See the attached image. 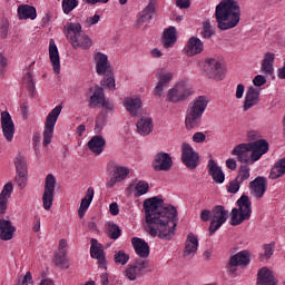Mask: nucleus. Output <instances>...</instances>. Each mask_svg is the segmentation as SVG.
Wrapping results in <instances>:
<instances>
[{"mask_svg":"<svg viewBox=\"0 0 285 285\" xmlns=\"http://www.w3.org/2000/svg\"><path fill=\"white\" fill-rule=\"evenodd\" d=\"M145 219L147 233L151 237H158L170 242L175 237L177 228V208L175 206L164 207V199L155 196L144 200Z\"/></svg>","mask_w":285,"mask_h":285,"instance_id":"obj_1","label":"nucleus"},{"mask_svg":"<svg viewBox=\"0 0 285 285\" xmlns=\"http://www.w3.org/2000/svg\"><path fill=\"white\" fill-rule=\"evenodd\" d=\"M215 17L219 30L237 28L239 19H242L239 3L235 0H222L216 6Z\"/></svg>","mask_w":285,"mask_h":285,"instance_id":"obj_2","label":"nucleus"},{"mask_svg":"<svg viewBox=\"0 0 285 285\" xmlns=\"http://www.w3.org/2000/svg\"><path fill=\"white\" fill-rule=\"evenodd\" d=\"M206 108H208V99L206 96H199L188 105L185 118L187 130H193L202 126V117H204Z\"/></svg>","mask_w":285,"mask_h":285,"instance_id":"obj_3","label":"nucleus"},{"mask_svg":"<svg viewBox=\"0 0 285 285\" xmlns=\"http://www.w3.org/2000/svg\"><path fill=\"white\" fill-rule=\"evenodd\" d=\"M96 61V72L104 79L100 81L102 88H108L109 90H115L117 85L115 83V71L110 62L108 61V56L106 53L97 52L95 55Z\"/></svg>","mask_w":285,"mask_h":285,"instance_id":"obj_4","label":"nucleus"},{"mask_svg":"<svg viewBox=\"0 0 285 285\" xmlns=\"http://www.w3.org/2000/svg\"><path fill=\"white\" fill-rule=\"evenodd\" d=\"M238 208H233L230 213V225L239 226L242 223L250 219L253 209L250 208L252 203L248 196L243 195L237 200Z\"/></svg>","mask_w":285,"mask_h":285,"instance_id":"obj_5","label":"nucleus"},{"mask_svg":"<svg viewBox=\"0 0 285 285\" xmlns=\"http://www.w3.org/2000/svg\"><path fill=\"white\" fill-rule=\"evenodd\" d=\"M63 107L58 105L55 107L47 116L45 122V130H43V141L42 145L49 146L52 142V135L55 132V126H57V119H59V115H61V110Z\"/></svg>","mask_w":285,"mask_h":285,"instance_id":"obj_6","label":"nucleus"},{"mask_svg":"<svg viewBox=\"0 0 285 285\" xmlns=\"http://www.w3.org/2000/svg\"><path fill=\"white\" fill-rule=\"evenodd\" d=\"M148 268H150V261L138 258L134 264L127 266L125 275L127 279L135 282L139 277H144L148 273Z\"/></svg>","mask_w":285,"mask_h":285,"instance_id":"obj_7","label":"nucleus"},{"mask_svg":"<svg viewBox=\"0 0 285 285\" xmlns=\"http://www.w3.org/2000/svg\"><path fill=\"white\" fill-rule=\"evenodd\" d=\"M228 222V209L222 205H216L212 209V220L209 224V235L213 236L224 223Z\"/></svg>","mask_w":285,"mask_h":285,"instance_id":"obj_8","label":"nucleus"},{"mask_svg":"<svg viewBox=\"0 0 285 285\" xmlns=\"http://www.w3.org/2000/svg\"><path fill=\"white\" fill-rule=\"evenodd\" d=\"M190 95H193V88L186 82H178L174 88L168 90L167 99L171 104H179V101H186Z\"/></svg>","mask_w":285,"mask_h":285,"instance_id":"obj_9","label":"nucleus"},{"mask_svg":"<svg viewBox=\"0 0 285 285\" xmlns=\"http://www.w3.org/2000/svg\"><path fill=\"white\" fill-rule=\"evenodd\" d=\"M57 186V178L55 175L49 174L45 180V191L42 194V206L45 210H50L52 208V203L55 202V188Z\"/></svg>","mask_w":285,"mask_h":285,"instance_id":"obj_10","label":"nucleus"},{"mask_svg":"<svg viewBox=\"0 0 285 285\" xmlns=\"http://www.w3.org/2000/svg\"><path fill=\"white\" fill-rule=\"evenodd\" d=\"M181 161L189 170H195L199 166V154L188 142L181 145Z\"/></svg>","mask_w":285,"mask_h":285,"instance_id":"obj_11","label":"nucleus"},{"mask_svg":"<svg viewBox=\"0 0 285 285\" xmlns=\"http://www.w3.org/2000/svg\"><path fill=\"white\" fill-rule=\"evenodd\" d=\"M204 70L208 79H216V81H222V79H224V68L222 67V62L215 58L205 60Z\"/></svg>","mask_w":285,"mask_h":285,"instance_id":"obj_12","label":"nucleus"},{"mask_svg":"<svg viewBox=\"0 0 285 285\" xmlns=\"http://www.w3.org/2000/svg\"><path fill=\"white\" fill-rule=\"evenodd\" d=\"M232 155L234 157H237V161H240V164H255L256 160H253V151L250 149V146L247 144H239L237 145L233 150Z\"/></svg>","mask_w":285,"mask_h":285,"instance_id":"obj_13","label":"nucleus"},{"mask_svg":"<svg viewBox=\"0 0 285 285\" xmlns=\"http://www.w3.org/2000/svg\"><path fill=\"white\" fill-rule=\"evenodd\" d=\"M153 168L157 173L165 171L168 173L173 168V157L168 153L160 151L156 154L153 161Z\"/></svg>","mask_w":285,"mask_h":285,"instance_id":"obj_14","label":"nucleus"},{"mask_svg":"<svg viewBox=\"0 0 285 285\" xmlns=\"http://www.w3.org/2000/svg\"><path fill=\"white\" fill-rule=\"evenodd\" d=\"M267 188L268 180L264 176H257L254 180L249 183L250 195L255 197V199H262Z\"/></svg>","mask_w":285,"mask_h":285,"instance_id":"obj_15","label":"nucleus"},{"mask_svg":"<svg viewBox=\"0 0 285 285\" xmlns=\"http://www.w3.org/2000/svg\"><path fill=\"white\" fill-rule=\"evenodd\" d=\"M250 264V254L248 250L238 252L236 255L232 256L228 263V273L234 275L237 273L236 266H248Z\"/></svg>","mask_w":285,"mask_h":285,"instance_id":"obj_16","label":"nucleus"},{"mask_svg":"<svg viewBox=\"0 0 285 285\" xmlns=\"http://www.w3.org/2000/svg\"><path fill=\"white\" fill-rule=\"evenodd\" d=\"M0 121L3 137L9 142L12 141L14 139V121L12 120V116H10V112L2 111Z\"/></svg>","mask_w":285,"mask_h":285,"instance_id":"obj_17","label":"nucleus"},{"mask_svg":"<svg viewBox=\"0 0 285 285\" xmlns=\"http://www.w3.org/2000/svg\"><path fill=\"white\" fill-rule=\"evenodd\" d=\"M249 148L252 150L253 161H259L263 155L268 153L271 145L266 141V139H258L253 142H248Z\"/></svg>","mask_w":285,"mask_h":285,"instance_id":"obj_18","label":"nucleus"},{"mask_svg":"<svg viewBox=\"0 0 285 285\" xmlns=\"http://www.w3.org/2000/svg\"><path fill=\"white\" fill-rule=\"evenodd\" d=\"M262 90L259 88L249 87L245 95V100L243 105V110L246 112V110H250L254 106H257L259 104V95Z\"/></svg>","mask_w":285,"mask_h":285,"instance_id":"obj_19","label":"nucleus"},{"mask_svg":"<svg viewBox=\"0 0 285 285\" xmlns=\"http://www.w3.org/2000/svg\"><path fill=\"white\" fill-rule=\"evenodd\" d=\"M14 233H17V227L12 225V222L0 218V239L2 242H10L14 237Z\"/></svg>","mask_w":285,"mask_h":285,"instance_id":"obj_20","label":"nucleus"},{"mask_svg":"<svg viewBox=\"0 0 285 285\" xmlns=\"http://www.w3.org/2000/svg\"><path fill=\"white\" fill-rule=\"evenodd\" d=\"M274 63L275 53L271 51L265 52L261 62V70L263 75H265L266 77H272V75H275V68L273 67Z\"/></svg>","mask_w":285,"mask_h":285,"instance_id":"obj_21","label":"nucleus"},{"mask_svg":"<svg viewBox=\"0 0 285 285\" xmlns=\"http://www.w3.org/2000/svg\"><path fill=\"white\" fill-rule=\"evenodd\" d=\"M207 168L208 175H210L215 184H224V181H226V175L222 170V167H219V165H217L215 160L209 159Z\"/></svg>","mask_w":285,"mask_h":285,"instance_id":"obj_22","label":"nucleus"},{"mask_svg":"<svg viewBox=\"0 0 285 285\" xmlns=\"http://www.w3.org/2000/svg\"><path fill=\"white\" fill-rule=\"evenodd\" d=\"M90 255L94 259L98 261L100 268H106V256L104 255V248L96 238L91 239Z\"/></svg>","mask_w":285,"mask_h":285,"instance_id":"obj_23","label":"nucleus"},{"mask_svg":"<svg viewBox=\"0 0 285 285\" xmlns=\"http://www.w3.org/2000/svg\"><path fill=\"white\" fill-rule=\"evenodd\" d=\"M155 14V0H150L148 6L141 11L140 17L136 21V28H144L148 24Z\"/></svg>","mask_w":285,"mask_h":285,"instance_id":"obj_24","label":"nucleus"},{"mask_svg":"<svg viewBox=\"0 0 285 285\" xmlns=\"http://www.w3.org/2000/svg\"><path fill=\"white\" fill-rule=\"evenodd\" d=\"M131 244L135 253L141 257L140 259H146L150 256V246L144 238L134 237L131 238Z\"/></svg>","mask_w":285,"mask_h":285,"instance_id":"obj_25","label":"nucleus"},{"mask_svg":"<svg viewBox=\"0 0 285 285\" xmlns=\"http://www.w3.org/2000/svg\"><path fill=\"white\" fill-rule=\"evenodd\" d=\"M49 59L52 63L53 72L59 75L61 72V60L59 58V49L53 39L49 42Z\"/></svg>","mask_w":285,"mask_h":285,"instance_id":"obj_26","label":"nucleus"},{"mask_svg":"<svg viewBox=\"0 0 285 285\" xmlns=\"http://www.w3.org/2000/svg\"><path fill=\"white\" fill-rule=\"evenodd\" d=\"M257 285H277V278L273 271L263 267L257 273Z\"/></svg>","mask_w":285,"mask_h":285,"instance_id":"obj_27","label":"nucleus"},{"mask_svg":"<svg viewBox=\"0 0 285 285\" xmlns=\"http://www.w3.org/2000/svg\"><path fill=\"white\" fill-rule=\"evenodd\" d=\"M199 247V238L193 233H189L185 242L184 257H195Z\"/></svg>","mask_w":285,"mask_h":285,"instance_id":"obj_28","label":"nucleus"},{"mask_svg":"<svg viewBox=\"0 0 285 285\" xmlns=\"http://www.w3.org/2000/svg\"><path fill=\"white\" fill-rule=\"evenodd\" d=\"M124 106L131 117H137L141 112V98L127 97L124 100Z\"/></svg>","mask_w":285,"mask_h":285,"instance_id":"obj_29","label":"nucleus"},{"mask_svg":"<svg viewBox=\"0 0 285 285\" xmlns=\"http://www.w3.org/2000/svg\"><path fill=\"white\" fill-rule=\"evenodd\" d=\"M94 155H101L106 148V138L104 136H94L87 144Z\"/></svg>","mask_w":285,"mask_h":285,"instance_id":"obj_30","label":"nucleus"},{"mask_svg":"<svg viewBox=\"0 0 285 285\" xmlns=\"http://www.w3.org/2000/svg\"><path fill=\"white\" fill-rule=\"evenodd\" d=\"M186 55L189 57H195V55H200V52H204V42L197 38V37H191L186 47Z\"/></svg>","mask_w":285,"mask_h":285,"instance_id":"obj_31","label":"nucleus"},{"mask_svg":"<svg viewBox=\"0 0 285 285\" xmlns=\"http://www.w3.org/2000/svg\"><path fill=\"white\" fill-rule=\"evenodd\" d=\"M63 32L70 42L71 40L77 39L80 35H83V28L79 22H68L67 26H65Z\"/></svg>","mask_w":285,"mask_h":285,"instance_id":"obj_32","label":"nucleus"},{"mask_svg":"<svg viewBox=\"0 0 285 285\" xmlns=\"http://www.w3.org/2000/svg\"><path fill=\"white\" fill-rule=\"evenodd\" d=\"M69 43H71L75 49L81 48L82 50H89V48H92V39H90V36L86 33H81L73 38Z\"/></svg>","mask_w":285,"mask_h":285,"instance_id":"obj_33","label":"nucleus"},{"mask_svg":"<svg viewBox=\"0 0 285 285\" xmlns=\"http://www.w3.org/2000/svg\"><path fill=\"white\" fill-rule=\"evenodd\" d=\"M137 130L139 135H142V137H146L153 132V118L150 117H142L137 121Z\"/></svg>","mask_w":285,"mask_h":285,"instance_id":"obj_34","label":"nucleus"},{"mask_svg":"<svg viewBox=\"0 0 285 285\" xmlns=\"http://www.w3.org/2000/svg\"><path fill=\"white\" fill-rule=\"evenodd\" d=\"M106 99V94H104V87L96 86L92 96L89 99V108H99Z\"/></svg>","mask_w":285,"mask_h":285,"instance_id":"obj_35","label":"nucleus"},{"mask_svg":"<svg viewBox=\"0 0 285 285\" xmlns=\"http://www.w3.org/2000/svg\"><path fill=\"white\" fill-rule=\"evenodd\" d=\"M19 19H31L35 21L37 19V8L29 4H21L18 7Z\"/></svg>","mask_w":285,"mask_h":285,"instance_id":"obj_36","label":"nucleus"},{"mask_svg":"<svg viewBox=\"0 0 285 285\" xmlns=\"http://www.w3.org/2000/svg\"><path fill=\"white\" fill-rule=\"evenodd\" d=\"M163 39L164 48H173L177 42V29L175 27L166 29Z\"/></svg>","mask_w":285,"mask_h":285,"instance_id":"obj_37","label":"nucleus"},{"mask_svg":"<svg viewBox=\"0 0 285 285\" xmlns=\"http://www.w3.org/2000/svg\"><path fill=\"white\" fill-rule=\"evenodd\" d=\"M285 175V157L278 159L269 173V179H279Z\"/></svg>","mask_w":285,"mask_h":285,"instance_id":"obj_38","label":"nucleus"},{"mask_svg":"<svg viewBox=\"0 0 285 285\" xmlns=\"http://www.w3.org/2000/svg\"><path fill=\"white\" fill-rule=\"evenodd\" d=\"M156 79H158V83L168 86L173 81V72L166 71L165 68H159L156 70Z\"/></svg>","mask_w":285,"mask_h":285,"instance_id":"obj_39","label":"nucleus"},{"mask_svg":"<svg viewBox=\"0 0 285 285\" xmlns=\"http://www.w3.org/2000/svg\"><path fill=\"white\" fill-rule=\"evenodd\" d=\"M114 262L116 266H126L130 262V255L126 250H116L114 254Z\"/></svg>","mask_w":285,"mask_h":285,"instance_id":"obj_40","label":"nucleus"},{"mask_svg":"<svg viewBox=\"0 0 285 285\" xmlns=\"http://www.w3.org/2000/svg\"><path fill=\"white\" fill-rule=\"evenodd\" d=\"M66 250H59L56 255H55V265L56 266H60V268H70V265H68V258Z\"/></svg>","mask_w":285,"mask_h":285,"instance_id":"obj_41","label":"nucleus"},{"mask_svg":"<svg viewBox=\"0 0 285 285\" xmlns=\"http://www.w3.org/2000/svg\"><path fill=\"white\" fill-rule=\"evenodd\" d=\"M107 235L111 239H119L121 237V228L115 223H108L107 225Z\"/></svg>","mask_w":285,"mask_h":285,"instance_id":"obj_42","label":"nucleus"},{"mask_svg":"<svg viewBox=\"0 0 285 285\" xmlns=\"http://www.w3.org/2000/svg\"><path fill=\"white\" fill-rule=\"evenodd\" d=\"M16 170L18 174H28V165L26 164V157L19 154L14 160Z\"/></svg>","mask_w":285,"mask_h":285,"instance_id":"obj_43","label":"nucleus"},{"mask_svg":"<svg viewBox=\"0 0 285 285\" xmlns=\"http://www.w3.org/2000/svg\"><path fill=\"white\" fill-rule=\"evenodd\" d=\"M236 179L237 181H240V184L250 179V167H248V165H240Z\"/></svg>","mask_w":285,"mask_h":285,"instance_id":"obj_44","label":"nucleus"},{"mask_svg":"<svg viewBox=\"0 0 285 285\" xmlns=\"http://www.w3.org/2000/svg\"><path fill=\"white\" fill-rule=\"evenodd\" d=\"M95 197V189L89 187L87 189L86 196L81 199L80 208L88 210L90 204H92V198Z\"/></svg>","mask_w":285,"mask_h":285,"instance_id":"obj_45","label":"nucleus"},{"mask_svg":"<svg viewBox=\"0 0 285 285\" xmlns=\"http://www.w3.org/2000/svg\"><path fill=\"white\" fill-rule=\"evenodd\" d=\"M108 117L106 114L100 112L96 118V125H95V134L100 135L101 130H104L106 124H107Z\"/></svg>","mask_w":285,"mask_h":285,"instance_id":"obj_46","label":"nucleus"},{"mask_svg":"<svg viewBox=\"0 0 285 285\" xmlns=\"http://www.w3.org/2000/svg\"><path fill=\"white\" fill-rule=\"evenodd\" d=\"M130 175V169L128 167L124 166H116L114 168V176L116 179H119L120 181H124Z\"/></svg>","mask_w":285,"mask_h":285,"instance_id":"obj_47","label":"nucleus"},{"mask_svg":"<svg viewBox=\"0 0 285 285\" xmlns=\"http://www.w3.org/2000/svg\"><path fill=\"white\" fill-rule=\"evenodd\" d=\"M136 190V197H141V195H146V193H148V190H150V185H148V181L146 180H139L136 184L135 187Z\"/></svg>","mask_w":285,"mask_h":285,"instance_id":"obj_48","label":"nucleus"},{"mask_svg":"<svg viewBox=\"0 0 285 285\" xmlns=\"http://www.w3.org/2000/svg\"><path fill=\"white\" fill-rule=\"evenodd\" d=\"M79 6V0H62V11L65 14H69Z\"/></svg>","mask_w":285,"mask_h":285,"instance_id":"obj_49","label":"nucleus"},{"mask_svg":"<svg viewBox=\"0 0 285 285\" xmlns=\"http://www.w3.org/2000/svg\"><path fill=\"white\" fill-rule=\"evenodd\" d=\"M200 35L204 39H210V37L215 35V30L213 29V26H210V20H207L203 23V30Z\"/></svg>","mask_w":285,"mask_h":285,"instance_id":"obj_50","label":"nucleus"},{"mask_svg":"<svg viewBox=\"0 0 285 285\" xmlns=\"http://www.w3.org/2000/svg\"><path fill=\"white\" fill-rule=\"evenodd\" d=\"M9 28H10V23L8 22V19H2L0 22V38L1 39L8 38Z\"/></svg>","mask_w":285,"mask_h":285,"instance_id":"obj_51","label":"nucleus"},{"mask_svg":"<svg viewBox=\"0 0 285 285\" xmlns=\"http://www.w3.org/2000/svg\"><path fill=\"white\" fill-rule=\"evenodd\" d=\"M242 186V183L235 178L229 183V186L227 187L228 193H232V195H235L239 193V188Z\"/></svg>","mask_w":285,"mask_h":285,"instance_id":"obj_52","label":"nucleus"},{"mask_svg":"<svg viewBox=\"0 0 285 285\" xmlns=\"http://www.w3.org/2000/svg\"><path fill=\"white\" fill-rule=\"evenodd\" d=\"M12 183H7L0 193V197L8 199L12 195Z\"/></svg>","mask_w":285,"mask_h":285,"instance_id":"obj_53","label":"nucleus"},{"mask_svg":"<svg viewBox=\"0 0 285 285\" xmlns=\"http://www.w3.org/2000/svg\"><path fill=\"white\" fill-rule=\"evenodd\" d=\"M27 175L28 174L20 173L16 176V181L21 190H23V188H26V181L28 180Z\"/></svg>","mask_w":285,"mask_h":285,"instance_id":"obj_54","label":"nucleus"},{"mask_svg":"<svg viewBox=\"0 0 285 285\" xmlns=\"http://www.w3.org/2000/svg\"><path fill=\"white\" fill-rule=\"evenodd\" d=\"M202 222H213V209H204L200 212Z\"/></svg>","mask_w":285,"mask_h":285,"instance_id":"obj_55","label":"nucleus"},{"mask_svg":"<svg viewBox=\"0 0 285 285\" xmlns=\"http://www.w3.org/2000/svg\"><path fill=\"white\" fill-rule=\"evenodd\" d=\"M273 248H275V242L264 245V257H266V259H271V256L273 255Z\"/></svg>","mask_w":285,"mask_h":285,"instance_id":"obj_56","label":"nucleus"},{"mask_svg":"<svg viewBox=\"0 0 285 285\" xmlns=\"http://www.w3.org/2000/svg\"><path fill=\"white\" fill-rule=\"evenodd\" d=\"M168 85H164L161 82H157L155 89H154V95L155 97H163L164 96V90Z\"/></svg>","mask_w":285,"mask_h":285,"instance_id":"obj_57","label":"nucleus"},{"mask_svg":"<svg viewBox=\"0 0 285 285\" xmlns=\"http://www.w3.org/2000/svg\"><path fill=\"white\" fill-rule=\"evenodd\" d=\"M27 88L31 95H35V80L32 79V73H27Z\"/></svg>","mask_w":285,"mask_h":285,"instance_id":"obj_58","label":"nucleus"},{"mask_svg":"<svg viewBox=\"0 0 285 285\" xmlns=\"http://www.w3.org/2000/svg\"><path fill=\"white\" fill-rule=\"evenodd\" d=\"M193 141H195V144H204V141H206V135L202 131H198L194 134Z\"/></svg>","mask_w":285,"mask_h":285,"instance_id":"obj_59","label":"nucleus"},{"mask_svg":"<svg viewBox=\"0 0 285 285\" xmlns=\"http://www.w3.org/2000/svg\"><path fill=\"white\" fill-rule=\"evenodd\" d=\"M254 86L257 88L264 86L266 83V77L262 75H257L253 80Z\"/></svg>","mask_w":285,"mask_h":285,"instance_id":"obj_60","label":"nucleus"},{"mask_svg":"<svg viewBox=\"0 0 285 285\" xmlns=\"http://www.w3.org/2000/svg\"><path fill=\"white\" fill-rule=\"evenodd\" d=\"M101 20V16L99 14H95L92 17L87 18L86 23L90 27V26H97V22Z\"/></svg>","mask_w":285,"mask_h":285,"instance_id":"obj_61","label":"nucleus"},{"mask_svg":"<svg viewBox=\"0 0 285 285\" xmlns=\"http://www.w3.org/2000/svg\"><path fill=\"white\" fill-rule=\"evenodd\" d=\"M177 8H180V10H186L190 8V0H176Z\"/></svg>","mask_w":285,"mask_h":285,"instance_id":"obj_62","label":"nucleus"},{"mask_svg":"<svg viewBox=\"0 0 285 285\" xmlns=\"http://www.w3.org/2000/svg\"><path fill=\"white\" fill-rule=\"evenodd\" d=\"M6 210H8V198L0 196V215H6Z\"/></svg>","mask_w":285,"mask_h":285,"instance_id":"obj_63","label":"nucleus"},{"mask_svg":"<svg viewBox=\"0 0 285 285\" xmlns=\"http://www.w3.org/2000/svg\"><path fill=\"white\" fill-rule=\"evenodd\" d=\"M226 167L229 170H237V160L233 159V158H228L226 160Z\"/></svg>","mask_w":285,"mask_h":285,"instance_id":"obj_64","label":"nucleus"}]
</instances>
